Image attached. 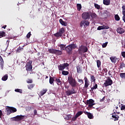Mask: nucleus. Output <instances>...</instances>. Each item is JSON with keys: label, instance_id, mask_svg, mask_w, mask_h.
Listing matches in <instances>:
<instances>
[{"label": "nucleus", "instance_id": "1", "mask_svg": "<svg viewBox=\"0 0 125 125\" xmlns=\"http://www.w3.org/2000/svg\"><path fill=\"white\" fill-rule=\"evenodd\" d=\"M77 48V44L75 43H72L65 47V50H66L67 54L69 55L72 54L73 49Z\"/></svg>", "mask_w": 125, "mask_h": 125}, {"label": "nucleus", "instance_id": "2", "mask_svg": "<svg viewBox=\"0 0 125 125\" xmlns=\"http://www.w3.org/2000/svg\"><path fill=\"white\" fill-rule=\"evenodd\" d=\"M68 82L72 87H76L78 84L76 79L71 76L68 77Z\"/></svg>", "mask_w": 125, "mask_h": 125}, {"label": "nucleus", "instance_id": "3", "mask_svg": "<svg viewBox=\"0 0 125 125\" xmlns=\"http://www.w3.org/2000/svg\"><path fill=\"white\" fill-rule=\"evenodd\" d=\"M87 47L85 46L82 45L78 49V53L80 55H83V53L87 52Z\"/></svg>", "mask_w": 125, "mask_h": 125}, {"label": "nucleus", "instance_id": "4", "mask_svg": "<svg viewBox=\"0 0 125 125\" xmlns=\"http://www.w3.org/2000/svg\"><path fill=\"white\" fill-rule=\"evenodd\" d=\"M91 12H84L82 14V18L84 20H88L90 18Z\"/></svg>", "mask_w": 125, "mask_h": 125}, {"label": "nucleus", "instance_id": "5", "mask_svg": "<svg viewBox=\"0 0 125 125\" xmlns=\"http://www.w3.org/2000/svg\"><path fill=\"white\" fill-rule=\"evenodd\" d=\"M32 61H29L28 62H27L26 64L25 65L26 71L29 72L32 71V69H33V65H32Z\"/></svg>", "mask_w": 125, "mask_h": 125}, {"label": "nucleus", "instance_id": "6", "mask_svg": "<svg viewBox=\"0 0 125 125\" xmlns=\"http://www.w3.org/2000/svg\"><path fill=\"white\" fill-rule=\"evenodd\" d=\"M113 84V81L111 80L110 77H108L107 79L105 80V83H104V85L105 87L109 86V85H112Z\"/></svg>", "mask_w": 125, "mask_h": 125}, {"label": "nucleus", "instance_id": "7", "mask_svg": "<svg viewBox=\"0 0 125 125\" xmlns=\"http://www.w3.org/2000/svg\"><path fill=\"white\" fill-rule=\"evenodd\" d=\"M77 92L75 90V88L72 87L71 90H68L65 91V94L67 96H70V95H72V94H76Z\"/></svg>", "mask_w": 125, "mask_h": 125}, {"label": "nucleus", "instance_id": "8", "mask_svg": "<svg viewBox=\"0 0 125 125\" xmlns=\"http://www.w3.org/2000/svg\"><path fill=\"white\" fill-rule=\"evenodd\" d=\"M89 24H90V22H89L88 21L84 20L81 21L80 27H82L83 26L84 27H87V26H89Z\"/></svg>", "mask_w": 125, "mask_h": 125}, {"label": "nucleus", "instance_id": "9", "mask_svg": "<svg viewBox=\"0 0 125 125\" xmlns=\"http://www.w3.org/2000/svg\"><path fill=\"white\" fill-rule=\"evenodd\" d=\"M58 67L59 71H63L64 69L67 68V67H69V64L68 63L66 62L58 65Z\"/></svg>", "mask_w": 125, "mask_h": 125}, {"label": "nucleus", "instance_id": "10", "mask_svg": "<svg viewBox=\"0 0 125 125\" xmlns=\"http://www.w3.org/2000/svg\"><path fill=\"white\" fill-rule=\"evenodd\" d=\"M86 104L88 105V107H89V108H92L93 105H95V104H94V100L91 99L89 100H87L86 102Z\"/></svg>", "mask_w": 125, "mask_h": 125}, {"label": "nucleus", "instance_id": "11", "mask_svg": "<svg viewBox=\"0 0 125 125\" xmlns=\"http://www.w3.org/2000/svg\"><path fill=\"white\" fill-rule=\"evenodd\" d=\"M116 113H117V114H118V115L120 114V112H118L117 110H115V111L114 112L113 114H112V118H113V119H114V121H119V118H120V117H119L118 115H115Z\"/></svg>", "mask_w": 125, "mask_h": 125}, {"label": "nucleus", "instance_id": "12", "mask_svg": "<svg viewBox=\"0 0 125 125\" xmlns=\"http://www.w3.org/2000/svg\"><path fill=\"white\" fill-rule=\"evenodd\" d=\"M84 80L85 82L84 87L87 89V88H88V85H89V81H88V79H87V78L86 77H85L84 78Z\"/></svg>", "mask_w": 125, "mask_h": 125}, {"label": "nucleus", "instance_id": "13", "mask_svg": "<svg viewBox=\"0 0 125 125\" xmlns=\"http://www.w3.org/2000/svg\"><path fill=\"white\" fill-rule=\"evenodd\" d=\"M15 118L16 119H15V121H16V122H18L19 121L23 120V119L25 118V115H18L16 116Z\"/></svg>", "mask_w": 125, "mask_h": 125}, {"label": "nucleus", "instance_id": "14", "mask_svg": "<svg viewBox=\"0 0 125 125\" xmlns=\"http://www.w3.org/2000/svg\"><path fill=\"white\" fill-rule=\"evenodd\" d=\"M0 65L1 70H3V67L4 66V61H3V59L0 55Z\"/></svg>", "mask_w": 125, "mask_h": 125}, {"label": "nucleus", "instance_id": "15", "mask_svg": "<svg viewBox=\"0 0 125 125\" xmlns=\"http://www.w3.org/2000/svg\"><path fill=\"white\" fill-rule=\"evenodd\" d=\"M117 33L118 34H120L121 35L124 34L125 33V29L122 27H118L116 30Z\"/></svg>", "mask_w": 125, "mask_h": 125}, {"label": "nucleus", "instance_id": "16", "mask_svg": "<svg viewBox=\"0 0 125 125\" xmlns=\"http://www.w3.org/2000/svg\"><path fill=\"white\" fill-rule=\"evenodd\" d=\"M5 112L7 113V116H9L11 114V109L10 106H7L5 108Z\"/></svg>", "mask_w": 125, "mask_h": 125}, {"label": "nucleus", "instance_id": "17", "mask_svg": "<svg viewBox=\"0 0 125 125\" xmlns=\"http://www.w3.org/2000/svg\"><path fill=\"white\" fill-rule=\"evenodd\" d=\"M85 115H87L88 119H93V115H92L90 112H88L87 111H85L84 112Z\"/></svg>", "mask_w": 125, "mask_h": 125}, {"label": "nucleus", "instance_id": "18", "mask_svg": "<svg viewBox=\"0 0 125 125\" xmlns=\"http://www.w3.org/2000/svg\"><path fill=\"white\" fill-rule=\"evenodd\" d=\"M97 87H98L97 83H94L93 87L91 88V90H90V91H93L94 90H95V89H97Z\"/></svg>", "mask_w": 125, "mask_h": 125}, {"label": "nucleus", "instance_id": "19", "mask_svg": "<svg viewBox=\"0 0 125 125\" xmlns=\"http://www.w3.org/2000/svg\"><path fill=\"white\" fill-rule=\"evenodd\" d=\"M90 16L92 18V19H93V20H97V15L95 13H92L90 15Z\"/></svg>", "mask_w": 125, "mask_h": 125}, {"label": "nucleus", "instance_id": "20", "mask_svg": "<svg viewBox=\"0 0 125 125\" xmlns=\"http://www.w3.org/2000/svg\"><path fill=\"white\" fill-rule=\"evenodd\" d=\"M47 92V89H43L40 92V95L39 96H42L43 95H44V94H45L46 93V92Z\"/></svg>", "mask_w": 125, "mask_h": 125}, {"label": "nucleus", "instance_id": "21", "mask_svg": "<svg viewBox=\"0 0 125 125\" xmlns=\"http://www.w3.org/2000/svg\"><path fill=\"white\" fill-rule=\"evenodd\" d=\"M110 59L111 62H113V63H116V62H117V61L118 60V58L116 57H111L110 58Z\"/></svg>", "mask_w": 125, "mask_h": 125}, {"label": "nucleus", "instance_id": "22", "mask_svg": "<svg viewBox=\"0 0 125 125\" xmlns=\"http://www.w3.org/2000/svg\"><path fill=\"white\" fill-rule=\"evenodd\" d=\"M54 81H55V80H54V78L51 76H50L49 79V83L50 84H53V85H54Z\"/></svg>", "mask_w": 125, "mask_h": 125}, {"label": "nucleus", "instance_id": "23", "mask_svg": "<svg viewBox=\"0 0 125 125\" xmlns=\"http://www.w3.org/2000/svg\"><path fill=\"white\" fill-rule=\"evenodd\" d=\"M76 68H77V73L81 74V73H82V66L78 65L76 66Z\"/></svg>", "mask_w": 125, "mask_h": 125}, {"label": "nucleus", "instance_id": "24", "mask_svg": "<svg viewBox=\"0 0 125 125\" xmlns=\"http://www.w3.org/2000/svg\"><path fill=\"white\" fill-rule=\"evenodd\" d=\"M59 47L61 48V50H65L66 48V44H61L59 45Z\"/></svg>", "mask_w": 125, "mask_h": 125}, {"label": "nucleus", "instance_id": "25", "mask_svg": "<svg viewBox=\"0 0 125 125\" xmlns=\"http://www.w3.org/2000/svg\"><path fill=\"white\" fill-rule=\"evenodd\" d=\"M59 22H60V24H61V25H62V26H67V22L64 21H63V20H62L61 19H60Z\"/></svg>", "mask_w": 125, "mask_h": 125}, {"label": "nucleus", "instance_id": "26", "mask_svg": "<svg viewBox=\"0 0 125 125\" xmlns=\"http://www.w3.org/2000/svg\"><path fill=\"white\" fill-rule=\"evenodd\" d=\"M103 3L104 5H110L111 1H109L108 0H103Z\"/></svg>", "mask_w": 125, "mask_h": 125}, {"label": "nucleus", "instance_id": "27", "mask_svg": "<svg viewBox=\"0 0 125 125\" xmlns=\"http://www.w3.org/2000/svg\"><path fill=\"white\" fill-rule=\"evenodd\" d=\"M55 82H56L58 85H60V84H61V83H62V82L60 81V79L59 78H55Z\"/></svg>", "mask_w": 125, "mask_h": 125}, {"label": "nucleus", "instance_id": "28", "mask_svg": "<svg viewBox=\"0 0 125 125\" xmlns=\"http://www.w3.org/2000/svg\"><path fill=\"white\" fill-rule=\"evenodd\" d=\"M55 54L56 55H61L62 54V51L60 50H55Z\"/></svg>", "mask_w": 125, "mask_h": 125}, {"label": "nucleus", "instance_id": "29", "mask_svg": "<svg viewBox=\"0 0 125 125\" xmlns=\"http://www.w3.org/2000/svg\"><path fill=\"white\" fill-rule=\"evenodd\" d=\"M72 117H73V115L71 114L66 115L65 117H64L65 120L66 121H69L70 119H72Z\"/></svg>", "mask_w": 125, "mask_h": 125}, {"label": "nucleus", "instance_id": "30", "mask_svg": "<svg viewBox=\"0 0 125 125\" xmlns=\"http://www.w3.org/2000/svg\"><path fill=\"white\" fill-rule=\"evenodd\" d=\"M59 33L62 35H63V34H64L65 33V28H61L60 30H59Z\"/></svg>", "mask_w": 125, "mask_h": 125}, {"label": "nucleus", "instance_id": "31", "mask_svg": "<svg viewBox=\"0 0 125 125\" xmlns=\"http://www.w3.org/2000/svg\"><path fill=\"white\" fill-rule=\"evenodd\" d=\"M7 79H8V75L5 74L3 77H2L1 80L2 81L5 82V81H7Z\"/></svg>", "mask_w": 125, "mask_h": 125}, {"label": "nucleus", "instance_id": "32", "mask_svg": "<svg viewBox=\"0 0 125 125\" xmlns=\"http://www.w3.org/2000/svg\"><path fill=\"white\" fill-rule=\"evenodd\" d=\"M55 50L56 49L53 48L48 49V52H49V53H52V54H55Z\"/></svg>", "mask_w": 125, "mask_h": 125}, {"label": "nucleus", "instance_id": "33", "mask_svg": "<svg viewBox=\"0 0 125 125\" xmlns=\"http://www.w3.org/2000/svg\"><path fill=\"white\" fill-rule=\"evenodd\" d=\"M90 78L91 80V82L95 83V81H96V79H95V77H94V76L92 75H90Z\"/></svg>", "mask_w": 125, "mask_h": 125}, {"label": "nucleus", "instance_id": "34", "mask_svg": "<svg viewBox=\"0 0 125 125\" xmlns=\"http://www.w3.org/2000/svg\"><path fill=\"white\" fill-rule=\"evenodd\" d=\"M35 86V84H30L27 85L28 89H33Z\"/></svg>", "mask_w": 125, "mask_h": 125}, {"label": "nucleus", "instance_id": "35", "mask_svg": "<svg viewBox=\"0 0 125 125\" xmlns=\"http://www.w3.org/2000/svg\"><path fill=\"white\" fill-rule=\"evenodd\" d=\"M10 108H11V113H15V112H17V109L15 107L10 106Z\"/></svg>", "mask_w": 125, "mask_h": 125}, {"label": "nucleus", "instance_id": "36", "mask_svg": "<svg viewBox=\"0 0 125 125\" xmlns=\"http://www.w3.org/2000/svg\"><path fill=\"white\" fill-rule=\"evenodd\" d=\"M3 37H5V33L4 31H0V38H3Z\"/></svg>", "mask_w": 125, "mask_h": 125}, {"label": "nucleus", "instance_id": "37", "mask_svg": "<svg viewBox=\"0 0 125 125\" xmlns=\"http://www.w3.org/2000/svg\"><path fill=\"white\" fill-rule=\"evenodd\" d=\"M83 111H78L76 114L75 115L78 118H79V117H80V116H81V115H83Z\"/></svg>", "mask_w": 125, "mask_h": 125}, {"label": "nucleus", "instance_id": "38", "mask_svg": "<svg viewBox=\"0 0 125 125\" xmlns=\"http://www.w3.org/2000/svg\"><path fill=\"white\" fill-rule=\"evenodd\" d=\"M97 66L99 68L101 66V62L99 60L97 61Z\"/></svg>", "mask_w": 125, "mask_h": 125}, {"label": "nucleus", "instance_id": "39", "mask_svg": "<svg viewBox=\"0 0 125 125\" xmlns=\"http://www.w3.org/2000/svg\"><path fill=\"white\" fill-rule=\"evenodd\" d=\"M54 36L56 38H60V37H62V35H61L59 32H57L56 34H54Z\"/></svg>", "mask_w": 125, "mask_h": 125}, {"label": "nucleus", "instance_id": "40", "mask_svg": "<svg viewBox=\"0 0 125 125\" xmlns=\"http://www.w3.org/2000/svg\"><path fill=\"white\" fill-rule=\"evenodd\" d=\"M77 10L78 11H81V9H82V4H77Z\"/></svg>", "mask_w": 125, "mask_h": 125}, {"label": "nucleus", "instance_id": "41", "mask_svg": "<svg viewBox=\"0 0 125 125\" xmlns=\"http://www.w3.org/2000/svg\"><path fill=\"white\" fill-rule=\"evenodd\" d=\"M62 75H63V76H67V75H69V72L65 70H62Z\"/></svg>", "mask_w": 125, "mask_h": 125}, {"label": "nucleus", "instance_id": "42", "mask_svg": "<svg viewBox=\"0 0 125 125\" xmlns=\"http://www.w3.org/2000/svg\"><path fill=\"white\" fill-rule=\"evenodd\" d=\"M114 18L116 21H120V16H119L118 15H115L114 16Z\"/></svg>", "mask_w": 125, "mask_h": 125}, {"label": "nucleus", "instance_id": "43", "mask_svg": "<svg viewBox=\"0 0 125 125\" xmlns=\"http://www.w3.org/2000/svg\"><path fill=\"white\" fill-rule=\"evenodd\" d=\"M120 78H121V79H124V80H125V73H120Z\"/></svg>", "mask_w": 125, "mask_h": 125}, {"label": "nucleus", "instance_id": "44", "mask_svg": "<svg viewBox=\"0 0 125 125\" xmlns=\"http://www.w3.org/2000/svg\"><path fill=\"white\" fill-rule=\"evenodd\" d=\"M122 14L123 15H125V5L122 6Z\"/></svg>", "mask_w": 125, "mask_h": 125}, {"label": "nucleus", "instance_id": "45", "mask_svg": "<svg viewBox=\"0 0 125 125\" xmlns=\"http://www.w3.org/2000/svg\"><path fill=\"white\" fill-rule=\"evenodd\" d=\"M15 91L16 92H19V93H22V91L21 89H15Z\"/></svg>", "mask_w": 125, "mask_h": 125}, {"label": "nucleus", "instance_id": "46", "mask_svg": "<svg viewBox=\"0 0 125 125\" xmlns=\"http://www.w3.org/2000/svg\"><path fill=\"white\" fill-rule=\"evenodd\" d=\"M125 64L124 62H121L120 64V68L121 69H123V68H125Z\"/></svg>", "mask_w": 125, "mask_h": 125}, {"label": "nucleus", "instance_id": "47", "mask_svg": "<svg viewBox=\"0 0 125 125\" xmlns=\"http://www.w3.org/2000/svg\"><path fill=\"white\" fill-rule=\"evenodd\" d=\"M94 6L95 8H97V9H100V5H98V4L95 3Z\"/></svg>", "mask_w": 125, "mask_h": 125}, {"label": "nucleus", "instance_id": "48", "mask_svg": "<svg viewBox=\"0 0 125 125\" xmlns=\"http://www.w3.org/2000/svg\"><path fill=\"white\" fill-rule=\"evenodd\" d=\"M121 111H123V110H125V104H121Z\"/></svg>", "mask_w": 125, "mask_h": 125}, {"label": "nucleus", "instance_id": "49", "mask_svg": "<svg viewBox=\"0 0 125 125\" xmlns=\"http://www.w3.org/2000/svg\"><path fill=\"white\" fill-rule=\"evenodd\" d=\"M108 75L111 77V78H113V72L111 71V70L108 71Z\"/></svg>", "mask_w": 125, "mask_h": 125}, {"label": "nucleus", "instance_id": "50", "mask_svg": "<svg viewBox=\"0 0 125 125\" xmlns=\"http://www.w3.org/2000/svg\"><path fill=\"white\" fill-rule=\"evenodd\" d=\"M31 36H32V34H31V32H29L26 35L27 39H30Z\"/></svg>", "mask_w": 125, "mask_h": 125}, {"label": "nucleus", "instance_id": "51", "mask_svg": "<svg viewBox=\"0 0 125 125\" xmlns=\"http://www.w3.org/2000/svg\"><path fill=\"white\" fill-rule=\"evenodd\" d=\"M26 83H33V80H32V79H28L26 81Z\"/></svg>", "mask_w": 125, "mask_h": 125}, {"label": "nucleus", "instance_id": "52", "mask_svg": "<svg viewBox=\"0 0 125 125\" xmlns=\"http://www.w3.org/2000/svg\"><path fill=\"white\" fill-rule=\"evenodd\" d=\"M107 44H108V42H105V43H104L102 44V47H103L104 48L106 47V46H107Z\"/></svg>", "mask_w": 125, "mask_h": 125}, {"label": "nucleus", "instance_id": "53", "mask_svg": "<svg viewBox=\"0 0 125 125\" xmlns=\"http://www.w3.org/2000/svg\"><path fill=\"white\" fill-rule=\"evenodd\" d=\"M37 115H38V111H37V109H35L34 110L33 117H35V116H37Z\"/></svg>", "mask_w": 125, "mask_h": 125}, {"label": "nucleus", "instance_id": "54", "mask_svg": "<svg viewBox=\"0 0 125 125\" xmlns=\"http://www.w3.org/2000/svg\"><path fill=\"white\" fill-rule=\"evenodd\" d=\"M97 30H98L99 31H100V30H104L103 26H98V27L97 28Z\"/></svg>", "mask_w": 125, "mask_h": 125}, {"label": "nucleus", "instance_id": "55", "mask_svg": "<svg viewBox=\"0 0 125 125\" xmlns=\"http://www.w3.org/2000/svg\"><path fill=\"white\" fill-rule=\"evenodd\" d=\"M103 72L105 74H107V72H108V70L107 69V68H103Z\"/></svg>", "mask_w": 125, "mask_h": 125}, {"label": "nucleus", "instance_id": "56", "mask_svg": "<svg viewBox=\"0 0 125 125\" xmlns=\"http://www.w3.org/2000/svg\"><path fill=\"white\" fill-rule=\"evenodd\" d=\"M78 117H77V116L75 115L74 117H73L71 121H76V120H77V118Z\"/></svg>", "mask_w": 125, "mask_h": 125}, {"label": "nucleus", "instance_id": "57", "mask_svg": "<svg viewBox=\"0 0 125 125\" xmlns=\"http://www.w3.org/2000/svg\"><path fill=\"white\" fill-rule=\"evenodd\" d=\"M103 27L104 30V29H109V28H110V27H109L108 26H106V25H104V26H103Z\"/></svg>", "mask_w": 125, "mask_h": 125}, {"label": "nucleus", "instance_id": "58", "mask_svg": "<svg viewBox=\"0 0 125 125\" xmlns=\"http://www.w3.org/2000/svg\"><path fill=\"white\" fill-rule=\"evenodd\" d=\"M121 54H122V56L124 58H125V52H122Z\"/></svg>", "mask_w": 125, "mask_h": 125}, {"label": "nucleus", "instance_id": "59", "mask_svg": "<svg viewBox=\"0 0 125 125\" xmlns=\"http://www.w3.org/2000/svg\"><path fill=\"white\" fill-rule=\"evenodd\" d=\"M104 100H105V97H104L102 99L100 100V102H104Z\"/></svg>", "mask_w": 125, "mask_h": 125}, {"label": "nucleus", "instance_id": "60", "mask_svg": "<svg viewBox=\"0 0 125 125\" xmlns=\"http://www.w3.org/2000/svg\"><path fill=\"white\" fill-rule=\"evenodd\" d=\"M78 82L79 83H83V79H79Z\"/></svg>", "mask_w": 125, "mask_h": 125}, {"label": "nucleus", "instance_id": "61", "mask_svg": "<svg viewBox=\"0 0 125 125\" xmlns=\"http://www.w3.org/2000/svg\"><path fill=\"white\" fill-rule=\"evenodd\" d=\"M2 116V111H1V110H0V118H1Z\"/></svg>", "mask_w": 125, "mask_h": 125}, {"label": "nucleus", "instance_id": "62", "mask_svg": "<svg viewBox=\"0 0 125 125\" xmlns=\"http://www.w3.org/2000/svg\"><path fill=\"white\" fill-rule=\"evenodd\" d=\"M122 19H123L124 22H125V15H123Z\"/></svg>", "mask_w": 125, "mask_h": 125}, {"label": "nucleus", "instance_id": "63", "mask_svg": "<svg viewBox=\"0 0 125 125\" xmlns=\"http://www.w3.org/2000/svg\"><path fill=\"white\" fill-rule=\"evenodd\" d=\"M6 27H7V25H5L4 26H2L1 28H3V29H5V28H6Z\"/></svg>", "mask_w": 125, "mask_h": 125}, {"label": "nucleus", "instance_id": "64", "mask_svg": "<svg viewBox=\"0 0 125 125\" xmlns=\"http://www.w3.org/2000/svg\"><path fill=\"white\" fill-rule=\"evenodd\" d=\"M15 119H16V118H15V117L12 118V121H14L15 122H16V121L15 120Z\"/></svg>", "mask_w": 125, "mask_h": 125}]
</instances>
